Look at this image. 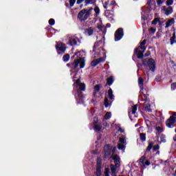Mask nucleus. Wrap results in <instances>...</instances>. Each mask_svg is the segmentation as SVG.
I'll return each instance as SVG.
<instances>
[{
	"label": "nucleus",
	"instance_id": "f257e3e1",
	"mask_svg": "<svg viewBox=\"0 0 176 176\" xmlns=\"http://www.w3.org/2000/svg\"><path fill=\"white\" fill-rule=\"evenodd\" d=\"M93 12V8H89L87 9H83L80 10L78 14V19L81 22H85V20H87Z\"/></svg>",
	"mask_w": 176,
	"mask_h": 176
},
{
	"label": "nucleus",
	"instance_id": "f03ea898",
	"mask_svg": "<svg viewBox=\"0 0 176 176\" xmlns=\"http://www.w3.org/2000/svg\"><path fill=\"white\" fill-rule=\"evenodd\" d=\"M142 64L145 67H148L150 71H151L152 72H153L156 69V63L153 58H150L148 60H146V59H144L142 60Z\"/></svg>",
	"mask_w": 176,
	"mask_h": 176
},
{
	"label": "nucleus",
	"instance_id": "7ed1b4c3",
	"mask_svg": "<svg viewBox=\"0 0 176 176\" xmlns=\"http://www.w3.org/2000/svg\"><path fill=\"white\" fill-rule=\"evenodd\" d=\"M85 68V59L82 58H80L77 60H75L74 62L72 64V68L74 69V71H78V68Z\"/></svg>",
	"mask_w": 176,
	"mask_h": 176
},
{
	"label": "nucleus",
	"instance_id": "20e7f679",
	"mask_svg": "<svg viewBox=\"0 0 176 176\" xmlns=\"http://www.w3.org/2000/svg\"><path fill=\"white\" fill-rule=\"evenodd\" d=\"M113 159L116 165L111 164L110 166V168L111 170V173L115 174L116 173V168L120 166V157L116 155H113Z\"/></svg>",
	"mask_w": 176,
	"mask_h": 176
},
{
	"label": "nucleus",
	"instance_id": "39448f33",
	"mask_svg": "<svg viewBox=\"0 0 176 176\" xmlns=\"http://www.w3.org/2000/svg\"><path fill=\"white\" fill-rule=\"evenodd\" d=\"M176 121V113H173V115L166 120V124L167 127L170 129L174 127V124Z\"/></svg>",
	"mask_w": 176,
	"mask_h": 176
},
{
	"label": "nucleus",
	"instance_id": "423d86ee",
	"mask_svg": "<svg viewBox=\"0 0 176 176\" xmlns=\"http://www.w3.org/2000/svg\"><path fill=\"white\" fill-rule=\"evenodd\" d=\"M56 49L58 52V54H64V53H65V50H66L65 44L61 42L56 43Z\"/></svg>",
	"mask_w": 176,
	"mask_h": 176
},
{
	"label": "nucleus",
	"instance_id": "0eeeda50",
	"mask_svg": "<svg viewBox=\"0 0 176 176\" xmlns=\"http://www.w3.org/2000/svg\"><path fill=\"white\" fill-rule=\"evenodd\" d=\"M76 87L77 90H80L81 91H85L86 90V85L80 82V79H78L76 82Z\"/></svg>",
	"mask_w": 176,
	"mask_h": 176
},
{
	"label": "nucleus",
	"instance_id": "6e6552de",
	"mask_svg": "<svg viewBox=\"0 0 176 176\" xmlns=\"http://www.w3.org/2000/svg\"><path fill=\"white\" fill-rule=\"evenodd\" d=\"M123 29L119 28L116 31L115 33V41L116 42H118V41H120L122 38H123Z\"/></svg>",
	"mask_w": 176,
	"mask_h": 176
},
{
	"label": "nucleus",
	"instance_id": "1a4fd4ad",
	"mask_svg": "<svg viewBox=\"0 0 176 176\" xmlns=\"http://www.w3.org/2000/svg\"><path fill=\"white\" fill-rule=\"evenodd\" d=\"M144 97V109L145 111H151V104L149 103V99H148V95L143 94Z\"/></svg>",
	"mask_w": 176,
	"mask_h": 176
},
{
	"label": "nucleus",
	"instance_id": "9d476101",
	"mask_svg": "<svg viewBox=\"0 0 176 176\" xmlns=\"http://www.w3.org/2000/svg\"><path fill=\"white\" fill-rule=\"evenodd\" d=\"M162 10L166 16H168V14H171V13H173V7L171 6L168 8L163 6Z\"/></svg>",
	"mask_w": 176,
	"mask_h": 176
},
{
	"label": "nucleus",
	"instance_id": "9b49d317",
	"mask_svg": "<svg viewBox=\"0 0 176 176\" xmlns=\"http://www.w3.org/2000/svg\"><path fill=\"white\" fill-rule=\"evenodd\" d=\"M144 53H145V50H140V48H136L135 50V54L138 56V58H144Z\"/></svg>",
	"mask_w": 176,
	"mask_h": 176
},
{
	"label": "nucleus",
	"instance_id": "f8f14e48",
	"mask_svg": "<svg viewBox=\"0 0 176 176\" xmlns=\"http://www.w3.org/2000/svg\"><path fill=\"white\" fill-rule=\"evenodd\" d=\"M102 61H104L103 58H98V59H95V60L91 61V67H96L97 65H98V64H100V63H102Z\"/></svg>",
	"mask_w": 176,
	"mask_h": 176
},
{
	"label": "nucleus",
	"instance_id": "ddd939ff",
	"mask_svg": "<svg viewBox=\"0 0 176 176\" xmlns=\"http://www.w3.org/2000/svg\"><path fill=\"white\" fill-rule=\"evenodd\" d=\"M78 41L79 39H78V38H72L69 40V43L70 46H74V45H76V43H78Z\"/></svg>",
	"mask_w": 176,
	"mask_h": 176
},
{
	"label": "nucleus",
	"instance_id": "4468645a",
	"mask_svg": "<svg viewBox=\"0 0 176 176\" xmlns=\"http://www.w3.org/2000/svg\"><path fill=\"white\" fill-rule=\"evenodd\" d=\"M85 34H87V35H89V36H91V35L94 34V29H93V28H88L85 30Z\"/></svg>",
	"mask_w": 176,
	"mask_h": 176
},
{
	"label": "nucleus",
	"instance_id": "2eb2a0df",
	"mask_svg": "<svg viewBox=\"0 0 176 176\" xmlns=\"http://www.w3.org/2000/svg\"><path fill=\"white\" fill-rule=\"evenodd\" d=\"M138 85L141 90H144V79L142 77H139L138 78Z\"/></svg>",
	"mask_w": 176,
	"mask_h": 176
},
{
	"label": "nucleus",
	"instance_id": "dca6fc26",
	"mask_svg": "<svg viewBox=\"0 0 176 176\" xmlns=\"http://www.w3.org/2000/svg\"><path fill=\"white\" fill-rule=\"evenodd\" d=\"M174 24V19H170L168 20V21L166 23V28H168V27H171Z\"/></svg>",
	"mask_w": 176,
	"mask_h": 176
},
{
	"label": "nucleus",
	"instance_id": "f3484780",
	"mask_svg": "<svg viewBox=\"0 0 176 176\" xmlns=\"http://www.w3.org/2000/svg\"><path fill=\"white\" fill-rule=\"evenodd\" d=\"M137 107L138 105H134L129 111V115H130V113H132L133 115H134L135 113V112H137Z\"/></svg>",
	"mask_w": 176,
	"mask_h": 176
},
{
	"label": "nucleus",
	"instance_id": "a211bd4d",
	"mask_svg": "<svg viewBox=\"0 0 176 176\" xmlns=\"http://www.w3.org/2000/svg\"><path fill=\"white\" fill-rule=\"evenodd\" d=\"M109 98L110 100H115V96H113V91H112V89H109L108 91Z\"/></svg>",
	"mask_w": 176,
	"mask_h": 176
},
{
	"label": "nucleus",
	"instance_id": "6ab92c4d",
	"mask_svg": "<svg viewBox=\"0 0 176 176\" xmlns=\"http://www.w3.org/2000/svg\"><path fill=\"white\" fill-rule=\"evenodd\" d=\"M146 44V40H144L142 43H140V48L141 50H146V47H145V45Z\"/></svg>",
	"mask_w": 176,
	"mask_h": 176
},
{
	"label": "nucleus",
	"instance_id": "aec40b11",
	"mask_svg": "<svg viewBox=\"0 0 176 176\" xmlns=\"http://www.w3.org/2000/svg\"><path fill=\"white\" fill-rule=\"evenodd\" d=\"M107 85H109V86H111V85H112L113 83V77L110 76V77L107 78Z\"/></svg>",
	"mask_w": 176,
	"mask_h": 176
},
{
	"label": "nucleus",
	"instance_id": "412c9836",
	"mask_svg": "<svg viewBox=\"0 0 176 176\" xmlns=\"http://www.w3.org/2000/svg\"><path fill=\"white\" fill-rule=\"evenodd\" d=\"M157 23L162 24V23H160V18L154 19V20L151 22V24H153V25H156Z\"/></svg>",
	"mask_w": 176,
	"mask_h": 176
},
{
	"label": "nucleus",
	"instance_id": "4be33fe9",
	"mask_svg": "<svg viewBox=\"0 0 176 176\" xmlns=\"http://www.w3.org/2000/svg\"><path fill=\"white\" fill-rule=\"evenodd\" d=\"M112 114L109 112H107L103 118V120H108V119H111Z\"/></svg>",
	"mask_w": 176,
	"mask_h": 176
},
{
	"label": "nucleus",
	"instance_id": "5701e85b",
	"mask_svg": "<svg viewBox=\"0 0 176 176\" xmlns=\"http://www.w3.org/2000/svg\"><path fill=\"white\" fill-rule=\"evenodd\" d=\"M85 6H87V5H93L96 3V0H85Z\"/></svg>",
	"mask_w": 176,
	"mask_h": 176
},
{
	"label": "nucleus",
	"instance_id": "b1692460",
	"mask_svg": "<svg viewBox=\"0 0 176 176\" xmlns=\"http://www.w3.org/2000/svg\"><path fill=\"white\" fill-rule=\"evenodd\" d=\"M152 148H153V142H150L148 143V146H147L146 151V152H149L151 151V149H152Z\"/></svg>",
	"mask_w": 176,
	"mask_h": 176
},
{
	"label": "nucleus",
	"instance_id": "393cba45",
	"mask_svg": "<svg viewBox=\"0 0 176 176\" xmlns=\"http://www.w3.org/2000/svg\"><path fill=\"white\" fill-rule=\"evenodd\" d=\"M175 38V32H174L173 36L170 38V45H174V43H176Z\"/></svg>",
	"mask_w": 176,
	"mask_h": 176
},
{
	"label": "nucleus",
	"instance_id": "a878e982",
	"mask_svg": "<svg viewBox=\"0 0 176 176\" xmlns=\"http://www.w3.org/2000/svg\"><path fill=\"white\" fill-rule=\"evenodd\" d=\"M101 129H102V126L101 125L94 124V129L96 130V131H100Z\"/></svg>",
	"mask_w": 176,
	"mask_h": 176
},
{
	"label": "nucleus",
	"instance_id": "bb28decb",
	"mask_svg": "<svg viewBox=\"0 0 176 176\" xmlns=\"http://www.w3.org/2000/svg\"><path fill=\"white\" fill-rule=\"evenodd\" d=\"M63 60L65 63H67V61L69 60V54H65L63 57Z\"/></svg>",
	"mask_w": 176,
	"mask_h": 176
},
{
	"label": "nucleus",
	"instance_id": "cd10ccee",
	"mask_svg": "<svg viewBox=\"0 0 176 176\" xmlns=\"http://www.w3.org/2000/svg\"><path fill=\"white\" fill-rule=\"evenodd\" d=\"M96 166H97L96 168H101V158L97 159Z\"/></svg>",
	"mask_w": 176,
	"mask_h": 176
},
{
	"label": "nucleus",
	"instance_id": "c85d7f7f",
	"mask_svg": "<svg viewBox=\"0 0 176 176\" xmlns=\"http://www.w3.org/2000/svg\"><path fill=\"white\" fill-rule=\"evenodd\" d=\"M120 144H126V137L122 136V137L120 138Z\"/></svg>",
	"mask_w": 176,
	"mask_h": 176
},
{
	"label": "nucleus",
	"instance_id": "c756f323",
	"mask_svg": "<svg viewBox=\"0 0 176 176\" xmlns=\"http://www.w3.org/2000/svg\"><path fill=\"white\" fill-rule=\"evenodd\" d=\"M94 12H95L96 16L97 17V16H98V14H100V8H98V6H96L94 8Z\"/></svg>",
	"mask_w": 176,
	"mask_h": 176
},
{
	"label": "nucleus",
	"instance_id": "7c9ffc66",
	"mask_svg": "<svg viewBox=\"0 0 176 176\" xmlns=\"http://www.w3.org/2000/svg\"><path fill=\"white\" fill-rule=\"evenodd\" d=\"M140 140L144 142L146 140V136L144 133H140Z\"/></svg>",
	"mask_w": 176,
	"mask_h": 176
},
{
	"label": "nucleus",
	"instance_id": "2f4dec72",
	"mask_svg": "<svg viewBox=\"0 0 176 176\" xmlns=\"http://www.w3.org/2000/svg\"><path fill=\"white\" fill-rule=\"evenodd\" d=\"M146 158L145 157V156H142L140 159V162L141 163L142 165L144 164V163L145 162V160Z\"/></svg>",
	"mask_w": 176,
	"mask_h": 176
},
{
	"label": "nucleus",
	"instance_id": "473e14b6",
	"mask_svg": "<svg viewBox=\"0 0 176 176\" xmlns=\"http://www.w3.org/2000/svg\"><path fill=\"white\" fill-rule=\"evenodd\" d=\"M146 124L148 129H149V127H151L152 126V123L148 120H146Z\"/></svg>",
	"mask_w": 176,
	"mask_h": 176
},
{
	"label": "nucleus",
	"instance_id": "72a5a7b5",
	"mask_svg": "<svg viewBox=\"0 0 176 176\" xmlns=\"http://www.w3.org/2000/svg\"><path fill=\"white\" fill-rule=\"evenodd\" d=\"M118 149H120V150L124 149V144H122V143L118 144Z\"/></svg>",
	"mask_w": 176,
	"mask_h": 176
},
{
	"label": "nucleus",
	"instance_id": "f704fd0d",
	"mask_svg": "<svg viewBox=\"0 0 176 176\" xmlns=\"http://www.w3.org/2000/svg\"><path fill=\"white\" fill-rule=\"evenodd\" d=\"M173 3H174V1H173V0H168L166 1L167 6H170L173 5Z\"/></svg>",
	"mask_w": 176,
	"mask_h": 176
},
{
	"label": "nucleus",
	"instance_id": "c9c22d12",
	"mask_svg": "<svg viewBox=\"0 0 176 176\" xmlns=\"http://www.w3.org/2000/svg\"><path fill=\"white\" fill-rule=\"evenodd\" d=\"M97 28L99 29V31H102V29L104 28V26L102 25V23L100 22V24H99L98 26H97Z\"/></svg>",
	"mask_w": 176,
	"mask_h": 176
},
{
	"label": "nucleus",
	"instance_id": "e433bc0d",
	"mask_svg": "<svg viewBox=\"0 0 176 176\" xmlns=\"http://www.w3.org/2000/svg\"><path fill=\"white\" fill-rule=\"evenodd\" d=\"M75 2H76V0H69V5H70L71 8H72V6H74V5L75 4Z\"/></svg>",
	"mask_w": 176,
	"mask_h": 176
},
{
	"label": "nucleus",
	"instance_id": "4c0bfd02",
	"mask_svg": "<svg viewBox=\"0 0 176 176\" xmlns=\"http://www.w3.org/2000/svg\"><path fill=\"white\" fill-rule=\"evenodd\" d=\"M54 23H55L54 19H51L49 20L50 25H54Z\"/></svg>",
	"mask_w": 176,
	"mask_h": 176
},
{
	"label": "nucleus",
	"instance_id": "58836bf2",
	"mask_svg": "<svg viewBox=\"0 0 176 176\" xmlns=\"http://www.w3.org/2000/svg\"><path fill=\"white\" fill-rule=\"evenodd\" d=\"M104 105L106 107H108L109 106V103H108V98H104Z\"/></svg>",
	"mask_w": 176,
	"mask_h": 176
},
{
	"label": "nucleus",
	"instance_id": "ea45409f",
	"mask_svg": "<svg viewBox=\"0 0 176 176\" xmlns=\"http://www.w3.org/2000/svg\"><path fill=\"white\" fill-rule=\"evenodd\" d=\"M149 164H151V162H149V160H146V162H144V163H143L142 166L145 167V166H149Z\"/></svg>",
	"mask_w": 176,
	"mask_h": 176
},
{
	"label": "nucleus",
	"instance_id": "a19ab883",
	"mask_svg": "<svg viewBox=\"0 0 176 176\" xmlns=\"http://www.w3.org/2000/svg\"><path fill=\"white\" fill-rule=\"evenodd\" d=\"M160 148V146H159V144H157V145H155L153 146V150L155 151H157Z\"/></svg>",
	"mask_w": 176,
	"mask_h": 176
},
{
	"label": "nucleus",
	"instance_id": "79ce46f5",
	"mask_svg": "<svg viewBox=\"0 0 176 176\" xmlns=\"http://www.w3.org/2000/svg\"><path fill=\"white\" fill-rule=\"evenodd\" d=\"M100 85H97L94 87V91H100Z\"/></svg>",
	"mask_w": 176,
	"mask_h": 176
},
{
	"label": "nucleus",
	"instance_id": "37998d69",
	"mask_svg": "<svg viewBox=\"0 0 176 176\" xmlns=\"http://www.w3.org/2000/svg\"><path fill=\"white\" fill-rule=\"evenodd\" d=\"M78 97L79 100H82V98L83 97V95H82V92L78 91Z\"/></svg>",
	"mask_w": 176,
	"mask_h": 176
},
{
	"label": "nucleus",
	"instance_id": "c03bdc74",
	"mask_svg": "<svg viewBox=\"0 0 176 176\" xmlns=\"http://www.w3.org/2000/svg\"><path fill=\"white\" fill-rule=\"evenodd\" d=\"M171 89H173V90H175L176 89V82H173L171 84Z\"/></svg>",
	"mask_w": 176,
	"mask_h": 176
},
{
	"label": "nucleus",
	"instance_id": "a18cd8bd",
	"mask_svg": "<svg viewBox=\"0 0 176 176\" xmlns=\"http://www.w3.org/2000/svg\"><path fill=\"white\" fill-rule=\"evenodd\" d=\"M104 175L109 176V169H107V168L105 169Z\"/></svg>",
	"mask_w": 176,
	"mask_h": 176
},
{
	"label": "nucleus",
	"instance_id": "49530a36",
	"mask_svg": "<svg viewBox=\"0 0 176 176\" xmlns=\"http://www.w3.org/2000/svg\"><path fill=\"white\" fill-rule=\"evenodd\" d=\"M156 2L157 5H159V6H160V5H162L163 3V1L162 0H156Z\"/></svg>",
	"mask_w": 176,
	"mask_h": 176
},
{
	"label": "nucleus",
	"instance_id": "de8ad7c7",
	"mask_svg": "<svg viewBox=\"0 0 176 176\" xmlns=\"http://www.w3.org/2000/svg\"><path fill=\"white\" fill-rule=\"evenodd\" d=\"M150 31L151 32H152L153 34H155V32H156V29L153 28H150Z\"/></svg>",
	"mask_w": 176,
	"mask_h": 176
},
{
	"label": "nucleus",
	"instance_id": "09e8293b",
	"mask_svg": "<svg viewBox=\"0 0 176 176\" xmlns=\"http://www.w3.org/2000/svg\"><path fill=\"white\" fill-rule=\"evenodd\" d=\"M156 130L157 131H158V133H162V129L160 128V126H158L156 128Z\"/></svg>",
	"mask_w": 176,
	"mask_h": 176
},
{
	"label": "nucleus",
	"instance_id": "8fccbe9b",
	"mask_svg": "<svg viewBox=\"0 0 176 176\" xmlns=\"http://www.w3.org/2000/svg\"><path fill=\"white\" fill-rule=\"evenodd\" d=\"M83 1H85V0H77L78 5H80V3H82L83 2Z\"/></svg>",
	"mask_w": 176,
	"mask_h": 176
},
{
	"label": "nucleus",
	"instance_id": "3c124183",
	"mask_svg": "<svg viewBox=\"0 0 176 176\" xmlns=\"http://www.w3.org/2000/svg\"><path fill=\"white\" fill-rule=\"evenodd\" d=\"M144 56L145 57H148V56H151V52H147V53H146Z\"/></svg>",
	"mask_w": 176,
	"mask_h": 176
},
{
	"label": "nucleus",
	"instance_id": "603ef678",
	"mask_svg": "<svg viewBox=\"0 0 176 176\" xmlns=\"http://www.w3.org/2000/svg\"><path fill=\"white\" fill-rule=\"evenodd\" d=\"M94 120L95 123H97V122H98V119L97 118H94Z\"/></svg>",
	"mask_w": 176,
	"mask_h": 176
},
{
	"label": "nucleus",
	"instance_id": "864d4df0",
	"mask_svg": "<svg viewBox=\"0 0 176 176\" xmlns=\"http://www.w3.org/2000/svg\"><path fill=\"white\" fill-rule=\"evenodd\" d=\"M160 151H157L156 153L157 155H160Z\"/></svg>",
	"mask_w": 176,
	"mask_h": 176
},
{
	"label": "nucleus",
	"instance_id": "5fc2aeb1",
	"mask_svg": "<svg viewBox=\"0 0 176 176\" xmlns=\"http://www.w3.org/2000/svg\"><path fill=\"white\" fill-rule=\"evenodd\" d=\"M174 176H176V169H175V170Z\"/></svg>",
	"mask_w": 176,
	"mask_h": 176
},
{
	"label": "nucleus",
	"instance_id": "6e6d98bb",
	"mask_svg": "<svg viewBox=\"0 0 176 176\" xmlns=\"http://www.w3.org/2000/svg\"><path fill=\"white\" fill-rule=\"evenodd\" d=\"M79 53H82V52H77V53H76V55L79 54Z\"/></svg>",
	"mask_w": 176,
	"mask_h": 176
},
{
	"label": "nucleus",
	"instance_id": "4d7b16f0",
	"mask_svg": "<svg viewBox=\"0 0 176 176\" xmlns=\"http://www.w3.org/2000/svg\"><path fill=\"white\" fill-rule=\"evenodd\" d=\"M162 142H166V140H162Z\"/></svg>",
	"mask_w": 176,
	"mask_h": 176
}]
</instances>
